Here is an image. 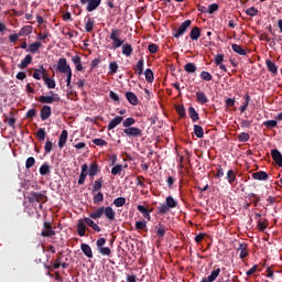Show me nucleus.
<instances>
[{"mask_svg":"<svg viewBox=\"0 0 282 282\" xmlns=\"http://www.w3.org/2000/svg\"><path fill=\"white\" fill-rule=\"evenodd\" d=\"M121 35L122 30L112 29L109 36L110 41H112L111 45L113 50H118V47H121L123 56L129 57L131 56V54H133V46H131V44L129 43L124 44V41H127V39H120Z\"/></svg>","mask_w":282,"mask_h":282,"instance_id":"nucleus-1","label":"nucleus"},{"mask_svg":"<svg viewBox=\"0 0 282 282\" xmlns=\"http://www.w3.org/2000/svg\"><path fill=\"white\" fill-rule=\"evenodd\" d=\"M105 215L108 221H116V212L111 206H101L96 208L93 213L89 214L90 219H100Z\"/></svg>","mask_w":282,"mask_h":282,"instance_id":"nucleus-2","label":"nucleus"},{"mask_svg":"<svg viewBox=\"0 0 282 282\" xmlns=\"http://www.w3.org/2000/svg\"><path fill=\"white\" fill-rule=\"evenodd\" d=\"M171 208H177V200L173 196H167L165 198V204L158 207L159 215H166Z\"/></svg>","mask_w":282,"mask_h":282,"instance_id":"nucleus-3","label":"nucleus"},{"mask_svg":"<svg viewBox=\"0 0 282 282\" xmlns=\"http://www.w3.org/2000/svg\"><path fill=\"white\" fill-rule=\"evenodd\" d=\"M28 202L34 204L35 202L45 204L47 202V192H31L28 196Z\"/></svg>","mask_w":282,"mask_h":282,"instance_id":"nucleus-4","label":"nucleus"},{"mask_svg":"<svg viewBox=\"0 0 282 282\" xmlns=\"http://www.w3.org/2000/svg\"><path fill=\"white\" fill-rule=\"evenodd\" d=\"M105 243H107V239L105 238L97 239L96 246H97L98 253L102 254V257H110L111 249L109 247H105Z\"/></svg>","mask_w":282,"mask_h":282,"instance_id":"nucleus-5","label":"nucleus"},{"mask_svg":"<svg viewBox=\"0 0 282 282\" xmlns=\"http://www.w3.org/2000/svg\"><path fill=\"white\" fill-rule=\"evenodd\" d=\"M191 23H193V21L191 20H186L184 21L178 29H174L173 30V36L174 39H180V36H184V34H186V30H188V28H191Z\"/></svg>","mask_w":282,"mask_h":282,"instance_id":"nucleus-6","label":"nucleus"},{"mask_svg":"<svg viewBox=\"0 0 282 282\" xmlns=\"http://www.w3.org/2000/svg\"><path fill=\"white\" fill-rule=\"evenodd\" d=\"M52 96H40L37 98L39 102H42L43 105H52L53 102H61V96L58 94H53V91H50Z\"/></svg>","mask_w":282,"mask_h":282,"instance_id":"nucleus-7","label":"nucleus"},{"mask_svg":"<svg viewBox=\"0 0 282 282\" xmlns=\"http://www.w3.org/2000/svg\"><path fill=\"white\" fill-rule=\"evenodd\" d=\"M123 133L128 138H142V129L135 127L123 129Z\"/></svg>","mask_w":282,"mask_h":282,"instance_id":"nucleus-8","label":"nucleus"},{"mask_svg":"<svg viewBox=\"0 0 282 282\" xmlns=\"http://www.w3.org/2000/svg\"><path fill=\"white\" fill-rule=\"evenodd\" d=\"M69 70H72V66L67 64V58L61 57L57 61V72H59V74H66V72H69Z\"/></svg>","mask_w":282,"mask_h":282,"instance_id":"nucleus-9","label":"nucleus"},{"mask_svg":"<svg viewBox=\"0 0 282 282\" xmlns=\"http://www.w3.org/2000/svg\"><path fill=\"white\" fill-rule=\"evenodd\" d=\"M46 76L47 70L45 69V67H43V65H40L39 68L34 69L33 78H35V80H41V78H43L44 80Z\"/></svg>","mask_w":282,"mask_h":282,"instance_id":"nucleus-10","label":"nucleus"},{"mask_svg":"<svg viewBox=\"0 0 282 282\" xmlns=\"http://www.w3.org/2000/svg\"><path fill=\"white\" fill-rule=\"evenodd\" d=\"M219 274H221V269L217 268L214 271H212V273L207 278H203L200 280V282H214V281H217V276H219Z\"/></svg>","mask_w":282,"mask_h":282,"instance_id":"nucleus-11","label":"nucleus"},{"mask_svg":"<svg viewBox=\"0 0 282 282\" xmlns=\"http://www.w3.org/2000/svg\"><path fill=\"white\" fill-rule=\"evenodd\" d=\"M271 158L282 169V154L278 149L271 150Z\"/></svg>","mask_w":282,"mask_h":282,"instance_id":"nucleus-12","label":"nucleus"},{"mask_svg":"<svg viewBox=\"0 0 282 282\" xmlns=\"http://www.w3.org/2000/svg\"><path fill=\"white\" fill-rule=\"evenodd\" d=\"M137 210L141 213L144 219H148V221H151V213H153V209H148L147 207H144V205H138Z\"/></svg>","mask_w":282,"mask_h":282,"instance_id":"nucleus-13","label":"nucleus"},{"mask_svg":"<svg viewBox=\"0 0 282 282\" xmlns=\"http://www.w3.org/2000/svg\"><path fill=\"white\" fill-rule=\"evenodd\" d=\"M126 98L130 105H133V107H137L139 105L140 100L138 99V95L133 91H127L126 93Z\"/></svg>","mask_w":282,"mask_h":282,"instance_id":"nucleus-14","label":"nucleus"},{"mask_svg":"<svg viewBox=\"0 0 282 282\" xmlns=\"http://www.w3.org/2000/svg\"><path fill=\"white\" fill-rule=\"evenodd\" d=\"M236 250H237V252H240V256H239L240 259H246V257H248V254H249L248 243H246V242L239 243V246Z\"/></svg>","mask_w":282,"mask_h":282,"instance_id":"nucleus-15","label":"nucleus"},{"mask_svg":"<svg viewBox=\"0 0 282 282\" xmlns=\"http://www.w3.org/2000/svg\"><path fill=\"white\" fill-rule=\"evenodd\" d=\"M252 180H258L259 182L268 181L269 175L264 171L254 172L251 174Z\"/></svg>","mask_w":282,"mask_h":282,"instance_id":"nucleus-16","label":"nucleus"},{"mask_svg":"<svg viewBox=\"0 0 282 282\" xmlns=\"http://www.w3.org/2000/svg\"><path fill=\"white\" fill-rule=\"evenodd\" d=\"M102 3V0H89L86 7L87 12H94L98 10V7Z\"/></svg>","mask_w":282,"mask_h":282,"instance_id":"nucleus-17","label":"nucleus"},{"mask_svg":"<svg viewBox=\"0 0 282 282\" xmlns=\"http://www.w3.org/2000/svg\"><path fill=\"white\" fill-rule=\"evenodd\" d=\"M122 120H124V118L121 116H117L112 120H110L107 127L108 131L116 129V127H118V124H120Z\"/></svg>","mask_w":282,"mask_h":282,"instance_id":"nucleus-18","label":"nucleus"},{"mask_svg":"<svg viewBox=\"0 0 282 282\" xmlns=\"http://www.w3.org/2000/svg\"><path fill=\"white\" fill-rule=\"evenodd\" d=\"M134 74L137 76H142L144 74V59L141 58L138 61L137 65L133 66Z\"/></svg>","mask_w":282,"mask_h":282,"instance_id":"nucleus-19","label":"nucleus"},{"mask_svg":"<svg viewBox=\"0 0 282 282\" xmlns=\"http://www.w3.org/2000/svg\"><path fill=\"white\" fill-rule=\"evenodd\" d=\"M87 171H89V166L85 163L82 165V172L78 180L79 185L85 184V181L87 180Z\"/></svg>","mask_w":282,"mask_h":282,"instance_id":"nucleus-20","label":"nucleus"},{"mask_svg":"<svg viewBox=\"0 0 282 282\" xmlns=\"http://www.w3.org/2000/svg\"><path fill=\"white\" fill-rule=\"evenodd\" d=\"M52 116V107L50 106H43L40 112L41 120H47Z\"/></svg>","mask_w":282,"mask_h":282,"instance_id":"nucleus-21","label":"nucleus"},{"mask_svg":"<svg viewBox=\"0 0 282 282\" xmlns=\"http://www.w3.org/2000/svg\"><path fill=\"white\" fill-rule=\"evenodd\" d=\"M98 173H100V167H98V163L93 162L89 166L87 175H89L90 177H96Z\"/></svg>","mask_w":282,"mask_h":282,"instance_id":"nucleus-22","label":"nucleus"},{"mask_svg":"<svg viewBox=\"0 0 282 282\" xmlns=\"http://www.w3.org/2000/svg\"><path fill=\"white\" fill-rule=\"evenodd\" d=\"M82 252L87 257L88 259H94V252L91 251V247L87 243H82L80 246Z\"/></svg>","mask_w":282,"mask_h":282,"instance_id":"nucleus-23","label":"nucleus"},{"mask_svg":"<svg viewBox=\"0 0 282 282\" xmlns=\"http://www.w3.org/2000/svg\"><path fill=\"white\" fill-rule=\"evenodd\" d=\"M72 63L75 65L76 72H83V59L80 56L75 55L72 57Z\"/></svg>","mask_w":282,"mask_h":282,"instance_id":"nucleus-24","label":"nucleus"},{"mask_svg":"<svg viewBox=\"0 0 282 282\" xmlns=\"http://www.w3.org/2000/svg\"><path fill=\"white\" fill-rule=\"evenodd\" d=\"M199 36H202V30L198 26H194L189 32V39L192 41H198Z\"/></svg>","mask_w":282,"mask_h":282,"instance_id":"nucleus-25","label":"nucleus"},{"mask_svg":"<svg viewBox=\"0 0 282 282\" xmlns=\"http://www.w3.org/2000/svg\"><path fill=\"white\" fill-rule=\"evenodd\" d=\"M196 100H197L198 105H206L208 102V97L206 96V93L197 91Z\"/></svg>","mask_w":282,"mask_h":282,"instance_id":"nucleus-26","label":"nucleus"},{"mask_svg":"<svg viewBox=\"0 0 282 282\" xmlns=\"http://www.w3.org/2000/svg\"><path fill=\"white\" fill-rule=\"evenodd\" d=\"M94 25H95V22L91 19V17L86 15L85 17V31L86 32H93L94 31Z\"/></svg>","mask_w":282,"mask_h":282,"instance_id":"nucleus-27","label":"nucleus"},{"mask_svg":"<svg viewBox=\"0 0 282 282\" xmlns=\"http://www.w3.org/2000/svg\"><path fill=\"white\" fill-rule=\"evenodd\" d=\"M67 135H68L67 130H63L61 132L59 139H58V147H59V149H63L65 147V144L67 143Z\"/></svg>","mask_w":282,"mask_h":282,"instance_id":"nucleus-28","label":"nucleus"},{"mask_svg":"<svg viewBox=\"0 0 282 282\" xmlns=\"http://www.w3.org/2000/svg\"><path fill=\"white\" fill-rule=\"evenodd\" d=\"M265 65H267L268 72H270L271 74H278L279 73V67L271 59H267Z\"/></svg>","mask_w":282,"mask_h":282,"instance_id":"nucleus-29","label":"nucleus"},{"mask_svg":"<svg viewBox=\"0 0 282 282\" xmlns=\"http://www.w3.org/2000/svg\"><path fill=\"white\" fill-rule=\"evenodd\" d=\"M87 231V226L85 225V220L80 219L77 224V234L79 237H85V232Z\"/></svg>","mask_w":282,"mask_h":282,"instance_id":"nucleus-30","label":"nucleus"},{"mask_svg":"<svg viewBox=\"0 0 282 282\" xmlns=\"http://www.w3.org/2000/svg\"><path fill=\"white\" fill-rule=\"evenodd\" d=\"M84 223L87 224V226H89L90 228H93L95 232H100V226H98V224H96L91 218H84Z\"/></svg>","mask_w":282,"mask_h":282,"instance_id":"nucleus-31","label":"nucleus"},{"mask_svg":"<svg viewBox=\"0 0 282 282\" xmlns=\"http://www.w3.org/2000/svg\"><path fill=\"white\" fill-rule=\"evenodd\" d=\"M158 237H164L166 235V226L163 225L162 221H160L155 227Z\"/></svg>","mask_w":282,"mask_h":282,"instance_id":"nucleus-32","label":"nucleus"},{"mask_svg":"<svg viewBox=\"0 0 282 282\" xmlns=\"http://www.w3.org/2000/svg\"><path fill=\"white\" fill-rule=\"evenodd\" d=\"M32 63V55H26L18 65L20 69H25Z\"/></svg>","mask_w":282,"mask_h":282,"instance_id":"nucleus-33","label":"nucleus"},{"mask_svg":"<svg viewBox=\"0 0 282 282\" xmlns=\"http://www.w3.org/2000/svg\"><path fill=\"white\" fill-rule=\"evenodd\" d=\"M231 50L236 54H239L240 56H246V50H243V46L238 45V44H231Z\"/></svg>","mask_w":282,"mask_h":282,"instance_id":"nucleus-34","label":"nucleus"},{"mask_svg":"<svg viewBox=\"0 0 282 282\" xmlns=\"http://www.w3.org/2000/svg\"><path fill=\"white\" fill-rule=\"evenodd\" d=\"M41 42H34L29 45L26 52H31V54H36L39 50H41Z\"/></svg>","mask_w":282,"mask_h":282,"instance_id":"nucleus-35","label":"nucleus"},{"mask_svg":"<svg viewBox=\"0 0 282 282\" xmlns=\"http://www.w3.org/2000/svg\"><path fill=\"white\" fill-rule=\"evenodd\" d=\"M184 69L187 74H195L197 72V65L195 63H187L184 66Z\"/></svg>","mask_w":282,"mask_h":282,"instance_id":"nucleus-36","label":"nucleus"},{"mask_svg":"<svg viewBox=\"0 0 282 282\" xmlns=\"http://www.w3.org/2000/svg\"><path fill=\"white\" fill-rule=\"evenodd\" d=\"M32 25H24L20 31H19V36H28L29 34H32Z\"/></svg>","mask_w":282,"mask_h":282,"instance_id":"nucleus-37","label":"nucleus"},{"mask_svg":"<svg viewBox=\"0 0 282 282\" xmlns=\"http://www.w3.org/2000/svg\"><path fill=\"white\" fill-rule=\"evenodd\" d=\"M188 116L193 122H197V120H199V113H197V110H195L193 107L188 108Z\"/></svg>","mask_w":282,"mask_h":282,"instance_id":"nucleus-38","label":"nucleus"},{"mask_svg":"<svg viewBox=\"0 0 282 282\" xmlns=\"http://www.w3.org/2000/svg\"><path fill=\"white\" fill-rule=\"evenodd\" d=\"M44 83L48 89H55L56 88V80L52 77H44Z\"/></svg>","mask_w":282,"mask_h":282,"instance_id":"nucleus-39","label":"nucleus"},{"mask_svg":"<svg viewBox=\"0 0 282 282\" xmlns=\"http://www.w3.org/2000/svg\"><path fill=\"white\" fill-rule=\"evenodd\" d=\"M50 173H52V167L50 166V164L44 163L40 167V175H50Z\"/></svg>","mask_w":282,"mask_h":282,"instance_id":"nucleus-40","label":"nucleus"},{"mask_svg":"<svg viewBox=\"0 0 282 282\" xmlns=\"http://www.w3.org/2000/svg\"><path fill=\"white\" fill-rule=\"evenodd\" d=\"M134 228L135 230H145V232H149V229L147 228V220H138Z\"/></svg>","mask_w":282,"mask_h":282,"instance_id":"nucleus-41","label":"nucleus"},{"mask_svg":"<svg viewBox=\"0 0 282 282\" xmlns=\"http://www.w3.org/2000/svg\"><path fill=\"white\" fill-rule=\"evenodd\" d=\"M243 98H245V101L239 108L241 113H243L246 111V109H248V105H250V95L246 94L243 96Z\"/></svg>","mask_w":282,"mask_h":282,"instance_id":"nucleus-42","label":"nucleus"},{"mask_svg":"<svg viewBox=\"0 0 282 282\" xmlns=\"http://www.w3.org/2000/svg\"><path fill=\"white\" fill-rule=\"evenodd\" d=\"M105 181H102V177H100L99 180L94 182L93 185V193H98V191H100V188H102V184Z\"/></svg>","mask_w":282,"mask_h":282,"instance_id":"nucleus-43","label":"nucleus"},{"mask_svg":"<svg viewBox=\"0 0 282 282\" xmlns=\"http://www.w3.org/2000/svg\"><path fill=\"white\" fill-rule=\"evenodd\" d=\"M94 204H102L105 202V195L101 192H98L94 197H93Z\"/></svg>","mask_w":282,"mask_h":282,"instance_id":"nucleus-44","label":"nucleus"},{"mask_svg":"<svg viewBox=\"0 0 282 282\" xmlns=\"http://www.w3.org/2000/svg\"><path fill=\"white\" fill-rule=\"evenodd\" d=\"M194 133L196 138H204V128L199 124H194Z\"/></svg>","mask_w":282,"mask_h":282,"instance_id":"nucleus-45","label":"nucleus"},{"mask_svg":"<svg viewBox=\"0 0 282 282\" xmlns=\"http://www.w3.org/2000/svg\"><path fill=\"white\" fill-rule=\"evenodd\" d=\"M144 76L148 83H153V80H155V77L153 76V70H151V68L145 69Z\"/></svg>","mask_w":282,"mask_h":282,"instance_id":"nucleus-46","label":"nucleus"},{"mask_svg":"<svg viewBox=\"0 0 282 282\" xmlns=\"http://www.w3.org/2000/svg\"><path fill=\"white\" fill-rule=\"evenodd\" d=\"M40 235L41 237H55L56 231L54 229H43Z\"/></svg>","mask_w":282,"mask_h":282,"instance_id":"nucleus-47","label":"nucleus"},{"mask_svg":"<svg viewBox=\"0 0 282 282\" xmlns=\"http://www.w3.org/2000/svg\"><path fill=\"white\" fill-rule=\"evenodd\" d=\"M132 124H135V119L133 117H129L122 122V127H124L126 129L131 128Z\"/></svg>","mask_w":282,"mask_h":282,"instance_id":"nucleus-48","label":"nucleus"},{"mask_svg":"<svg viewBox=\"0 0 282 282\" xmlns=\"http://www.w3.org/2000/svg\"><path fill=\"white\" fill-rule=\"evenodd\" d=\"M113 204L116 205L117 208H122V206H124V204H127V198L118 197L113 200Z\"/></svg>","mask_w":282,"mask_h":282,"instance_id":"nucleus-49","label":"nucleus"},{"mask_svg":"<svg viewBox=\"0 0 282 282\" xmlns=\"http://www.w3.org/2000/svg\"><path fill=\"white\" fill-rule=\"evenodd\" d=\"M202 80H206V83H210L213 80V75L209 72L203 70L200 73Z\"/></svg>","mask_w":282,"mask_h":282,"instance_id":"nucleus-50","label":"nucleus"},{"mask_svg":"<svg viewBox=\"0 0 282 282\" xmlns=\"http://www.w3.org/2000/svg\"><path fill=\"white\" fill-rule=\"evenodd\" d=\"M235 180H237V175L235 174V171L229 170L227 172V181L229 182V184H234Z\"/></svg>","mask_w":282,"mask_h":282,"instance_id":"nucleus-51","label":"nucleus"},{"mask_svg":"<svg viewBox=\"0 0 282 282\" xmlns=\"http://www.w3.org/2000/svg\"><path fill=\"white\" fill-rule=\"evenodd\" d=\"M250 134L248 132H241L238 134V142H248Z\"/></svg>","mask_w":282,"mask_h":282,"instance_id":"nucleus-52","label":"nucleus"},{"mask_svg":"<svg viewBox=\"0 0 282 282\" xmlns=\"http://www.w3.org/2000/svg\"><path fill=\"white\" fill-rule=\"evenodd\" d=\"M246 14L248 17H257V14H259V9L254 8V7H250L246 10Z\"/></svg>","mask_w":282,"mask_h":282,"instance_id":"nucleus-53","label":"nucleus"},{"mask_svg":"<svg viewBox=\"0 0 282 282\" xmlns=\"http://www.w3.org/2000/svg\"><path fill=\"white\" fill-rule=\"evenodd\" d=\"M45 135H47V133L45 132L44 128H40L36 132V138H39V140H41V142L45 141Z\"/></svg>","mask_w":282,"mask_h":282,"instance_id":"nucleus-54","label":"nucleus"},{"mask_svg":"<svg viewBox=\"0 0 282 282\" xmlns=\"http://www.w3.org/2000/svg\"><path fill=\"white\" fill-rule=\"evenodd\" d=\"M34 164H36V159H34V156H30L25 161V169H32Z\"/></svg>","mask_w":282,"mask_h":282,"instance_id":"nucleus-55","label":"nucleus"},{"mask_svg":"<svg viewBox=\"0 0 282 282\" xmlns=\"http://www.w3.org/2000/svg\"><path fill=\"white\" fill-rule=\"evenodd\" d=\"M217 10H219V4L213 3V4L208 6L207 13L215 14V12H217Z\"/></svg>","mask_w":282,"mask_h":282,"instance_id":"nucleus-56","label":"nucleus"},{"mask_svg":"<svg viewBox=\"0 0 282 282\" xmlns=\"http://www.w3.org/2000/svg\"><path fill=\"white\" fill-rule=\"evenodd\" d=\"M148 50L150 54H158V50H160V46L155 43H151L149 44Z\"/></svg>","mask_w":282,"mask_h":282,"instance_id":"nucleus-57","label":"nucleus"},{"mask_svg":"<svg viewBox=\"0 0 282 282\" xmlns=\"http://www.w3.org/2000/svg\"><path fill=\"white\" fill-rule=\"evenodd\" d=\"M176 111L180 118H186V108L184 106H176Z\"/></svg>","mask_w":282,"mask_h":282,"instance_id":"nucleus-58","label":"nucleus"},{"mask_svg":"<svg viewBox=\"0 0 282 282\" xmlns=\"http://www.w3.org/2000/svg\"><path fill=\"white\" fill-rule=\"evenodd\" d=\"M276 124H278L276 120H267L263 122V126L267 127V129H274Z\"/></svg>","mask_w":282,"mask_h":282,"instance_id":"nucleus-59","label":"nucleus"},{"mask_svg":"<svg viewBox=\"0 0 282 282\" xmlns=\"http://www.w3.org/2000/svg\"><path fill=\"white\" fill-rule=\"evenodd\" d=\"M120 173H122V165L117 164L111 169L112 175H120Z\"/></svg>","mask_w":282,"mask_h":282,"instance_id":"nucleus-60","label":"nucleus"},{"mask_svg":"<svg viewBox=\"0 0 282 282\" xmlns=\"http://www.w3.org/2000/svg\"><path fill=\"white\" fill-rule=\"evenodd\" d=\"M93 144H96V147H107V141L105 139H94Z\"/></svg>","mask_w":282,"mask_h":282,"instance_id":"nucleus-61","label":"nucleus"},{"mask_svg":"<svg viewBox=\"0 0 282 282\" xmlns=\"http://www.w3.org/2000/svg\"><path fill=\"white\" fill-rule=\"evenodd\" d=\"M52 149H54V143L50 140L45 142L44 151L45 153H52Z\"/></svg>","mask_w":282,"mask_h":282,"instance_id":"nucleus-62","label":"nucleus"},{"mask_svg":"<svg viewBox=\"0 0 282 282\" xmlns=\"http://www.w3.org/2000/svg\"><path fill=\"white\" fill-rule=\"evenodd\" d=\"M109 69L111 72V74H117V72H118V63L117 62H111L109 64Z\"/></svg>","mask_w":282,"mask_h":282,"instance_id":"nucleus-63","label":"nucleus"},{"mask_svg":"<svg viewBox=\"0 0 282 282\" xmlns=\"http://www.w3.org/2000/svg\"><path fill=\"white\" fill-rule=\"evenodd\" d=\"M25 117H26L28 119H31V120H32V118H35V117H36V109L32 108V109H30L29 111H26Z\"/></svg>","mask_w":282,"mask_h":282,"instance_id":"nucleus-64","label":"nucleus"}]
</instances>
